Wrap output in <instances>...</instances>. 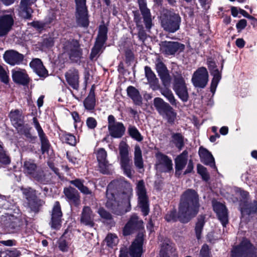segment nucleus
Returning <instances> with one entry per match:
<instances>
[{"label":"nucleus","instance_id":"obj_23","mask_svg":"<svg viewBox=\"0 0 257 257\" xmlns=\"http://www.w3.org/2000/svg\"><path fill=\"white\" fill-rule=\"evenodd\" d=\"M36 1V0H21L19 10L20 16L25 19H31L33 12L31 6Z\"/></svg>","mask_w":257,"mask_h":257},{"label":"nucleus","instance_id":"obj_60","mask_svg":"<svg viewBox=\"0 0 257 257\" xmlns=\"http://www.w3.org/2000/svg\"><path fill=\"white\" fill-rule=\"evenodd\" d=\"M247 26V21L245 19H241L236 24V27L238 32L244 29Z\"/></svg>","mask_w":257,"mask_h":257},{"label":"nucleus","instance_id":"obj_47","mask_svg":"<svg viewBox=\"0 0 257 257\" xmlns=\"http://www.w3.org/2000/svg\"><path fill=\"white\" fill-rule=\"evenodd\" d=\"M128 133L133 139L138 142H141L143 139L138 130L135 126L130 125L128 127Z\"/></svg>","mask_w":257,"mask_h":257},{"label":"nucleus","instance_id":"obj_21","mask_svg":"<svg viewBox=\"0 0 257 257\" xmlns=\"http://www.w3.org/2000/svg\"><path fill=\"white\" fill-rule=\"evenodd\" d=\"M14 23V19L11 15H5L0 17V37L8 34L12 29Z\"/></svg>","mask_w":257,"mask_h":257},{"label":"nucleus","instance_id":"obj_31","mask_svg":"<svg viewBox=\"0 0 257 257\" xmlns=\"http://www.w3.org/2000/svg\"><path fill=\"white\" fill-rule=\"evenodd\" d=\"M94 216L91 209L89 207L85 206L83 207L80 218V221L83 224L93 227L94 225Z\"/></svg>","mask_w":257,"mask_h":257},{"label":"nucleus","instance_id":"obj_49","mask_svg":"<svg viewBox=\"0 0 257 257\" xmlns=\"http://www.w3.org/2000/svg\"><path fill=\"white\" fill-rule=\"evenodd\" d=\"M161 94L165 97L172 105H176V99L172 92L166 88L161 90Z\"/></svg>","mask_w":257,"mask_h":257},{"label":"nucleus","instance_id":"obj_48","mask_svg":"<svg viewBox=\"0 0 257 257\" xmlns=\"http://www.w3.org/2000/svg\"><path fill=\"white\" fill-rule=\"evenodd\" d=\"M60 138L63 142L71 146H75L77 143L75 137L71 134H62Z\"/></svg>","mask_w":257,"mask_h":257},{"label":"nucleus","instance_id":"obj_15","mask_svg":"<svg viewBox=\"0 0 257 257\" xmlns=\"http://www.w3.org/2000/svg\"><path fill=\"white\" fill-rule=\"evenodd\" d=\"M96 158L98 163V168L101 173L108 174L112 170V165L107 160V153L103 148L99 149L96 152Z\"/></svg>","mask_w":257,"mask_h":257},{"label":"nucleus","instance_id":"obj_51","mask_svg":"<svg viewBox=\"0 0 257 257\" xmlns=\"http://www.w3.org/2000/svg\"><path fill=\"white\" fill-rule=\"evenodd\" d=\"M105 241L108 246L113 247L118 243V239L115 234L109 233L106 236L105 238Z\"/></svg>","mask_w":257,"mask_h":257},{"label":"nucleus","instance_id":"obj_16","mask_svg":"<svg viewBox=\"0 0 257 257\" xmlns=\"http://www.w3.org/2000/svg\"><path fill=\"white\" fill-rule=\"evenodd\" d=\"M156 158L155 166L157 170L164 172H168L172 170V161L168 156L158 152L156 154Z\"/></svg>","mask_w":257,"mask_h":257},{"label":"nucleus","instance_id":"obj_56","mask_svg":"<svg viewBox=\"0 0 257 257\" xmlns=\"http://www.w3.org/2000/svg\"><path fill=\"white\" fill-rule=\"evenodd\" d=\"M98 213L101 218L105 219L106 221H110L112 219L111 215L105 210L103 208H99L98 210Z\"/></svg>","mask_w":257,"mask_h":257},{"label":"nucleus","instance_id":"obj_25","mask_svg":"<svg viewBox=\"0 0 257 257\" xmlns=\"http://www.w3.org/2000/svg\"><path fill=\"white\" fill-rule=\"evenodd\" d=\"M34 125L38 132V136L41 143V149L42 152L44 153L47 151L50 147L49 140L40 126L36 117H34L33 118Z\"/></svg>","mask_w":257,"mask_h":257},{"label":"nucleus","instance_id":"obj_37","mask_svg":"<svg viewBox=\"0 0 257 257\" xmlns=\"http://www.w3.org/2000/svg\"><path fill=\"white\" fill-rule=\"evenodd\" d=\"M10 117L12 124L16 128L19 126H22V125L24 124V116L21 110L16 109L14 111H11L10 113Z\"/></svg>","mask_w":257,"mask_h":257},{"label":"nucleus","instance_id":"obj_57","mask_svg":"<svg viewBox=\"0 0 257 257\" xmlns=\"http://www.w3.org/2000/svg\"><path fill=\"white\" fill-rule=\"evenodd\" d=\"M156 67L158 75L168 71L165 64L160 61L156 63Z\"/></svg>","mask_w":257,"mask_h":257},{"label":"nucleus","instance_id":"obj_3","mask_svg":"<svg viewBox=\"0 0 257 257\" xmlns=\"http://www.w3.org/2000/svg\"><path fill=\"white\" fill-rule=\"evenodd\" d=\"M129 146L124 142L121 141L119 145V153L120 156V164L125 175L131 178L133 170L132 168L131 158L128 152Z\"/></svg>","mask_w":257,"mask_h":257},{"label":"nucleus","instance_id":"obj_18","mask_svg":"<svg viewBox=\"0 0 257 257\" xmlns=\"http://www.w3.org/2000/svg\"><path fill=\"white\" fill-rule=\"evenodd\" d=\"M143 221L140 219L136 214H133L123 228V235H130L134 230L140 229L143 226Z\"/></svg>","mask_w":257,"mask_h":257},{"label":"nucleus","instance_id":"obj_41","mask_svg":"<svg viewBox=\"0 0 257 257\" xmlns=\"http://www.w3.org/2000/svg\"><path fill=\"white\" fill-rule=\"evenodd\" d=\"M127 93L136 104L140 105L142 103V97L135 87L132 86H128L127 88Z\"/></svg>","mask_w":257,"mask_h":257},{"label":"nucleus","instance_id":"obj_44","mask_svg":"<svg viewBox=\"0 0 257 257\" xmlns=\"http://www.w3.org/2000/svg\"><path fill=\"white\" fill-rule=\"evenodd\" d=\"M160 115L169 123H173L176 117V113L170 105H169Z\"/></svg>","mask_w":257,"mask_h":257},{"label":"nucleus","instance_id":"obj_26","mask_svg":"<svg viewBox=\"0 0 257 257\" xmlns=\"http://www.w3.org/2000/svg\"><path fill=\"white\" fill-rule=\"evenodd\" d=\"M184 45L177 42H165L163 45L162 51L166 55H173L184 49Z\"/></svg>","mask_w":257,"mask_h":257},{"label":"nucleus","instance_id":"obj_8","mask_svg":"<svg viewBox=\"0 0 257 257\" xmlns=\"http://www.w3.org/2000/svg\"><path fill=\"white\" fill-rule=\"evenodd\" d=\"M137 194L139 199V205L144 216L149 212L148 198L146 194L145 183L143 180L139 181L137 184Z\"/></svg>","mask_w":257,"mask_h":257},{"label":"nucleus","instance_id":"obj_19","mask_svg":"<svg viewBox=\"0 0 257 257\" xmlns=\"http://www.w3.org/2000/svg\"><path fill=\"white\" fill-rule=\"evenodd\" d=\"M144 234L139 232L129 249V254L131 257H141L143 252Z\"/></svg>","mask_w":257,"mask_h":257},{"label":"nucleus","instance_id":"obj_13","mask_svg":"<svg viewBox=\"0 0 257 257\" xmlns=\"http://www.w3.org/2000/svg\"><path fill=\"white\" fill-rule=\"evenodd\" d=\"M23 193L28 201V204L31 210L35 212H38L40 207L42 206L44 202L37 197L36 191L29 188L23 189Z\"/></svg>","mask_w":257,"mask_h":257},{"label":"nucleus","instance_id":"obj_36","mask_svg":"<svg viewBox=\"0 0 257 257\" xmlns=\"http://www.w3.org/2000/svg\"><path fill=\"white\" fill-rule=\"evenodd\" d=\"M64 193L70 204L77 205L79 204V196L78 191L74 188L70 187L64 189Z\"/></svg>","mask_w":257,"mask_h":257},{"label":"nucleus","instance_id":"obj_32","mask_svg":"<svg viewBox=\"0 0 257 257\" xmlns=\"http://www.w3.org/2000/svg\"><path fill=\"white\" fill-rule=\"evenodd\" d=\"M188 152L184 151L175 159L176 174L180 175L187 164Z\"/></svg>","mask_w":257,"mask_h":257},{"label":"nucleus","instance_id":"obj_33","mask_svg":"<svg viewBox=\"0 0 257 257\" xmlns=\"http://www.w3.org/2000/svg\"><path fill=\"white\" fill-rule=\"evenodd\" d=\"M199 155L200 157L201 161L206 165H208L212 168H216L214 158L207 150L200 148L199 150Z\"/></svg>","mask_w":257,"mask_h":257},{"label":"nucleus","instance_id":"obj_34","mask_svg":"<svg viewBox=\"0 0 257 257\" xmlns=\"http://www.w3.org/2000/svg\"><path fill=\"white\" fill-rule=\"evenodd\" d=\"M31 68L40 77H45L47 75V71L44 67L42 62L40 59L35 58L30 63Z\"/></svg>","mask_w":257,"mask_h":257},{"label":"nucleus","instance_id":"obj_2","mask_svg":"<svg viewBox=\"0 0 257 257\" xmlns=\"http://www.w3.org/2000/svg\"><path fill=\"white\" fill-rule=\"evenodd\" d=\"M119 192L120 193L118 196L120 201L126 204L130 208L133 189L131 184L122 178L113 180L108 184L106 193V206L113 209V207L117 204L115 194Z\"/></svg>","mask_w":257,"mask_h":257},{"label":"nucleus","instance_id":"obj_40","mask_svg":"<svg viewBox=\"0 0 257 257\" xmlns=\"http://www.w3.org/2000/svg\"><path fill=\"white\" fill-rule=\"evenodd\" d=\"M171 143L181 150L184 146V137L181 133H172Z\"/></svg>","mask_w":257,"mask_h":257},{"label":"nucleus","instance_id":"obj_63","mask_svg":"<svg viewBox=\"0 0 257 257\" xmlns=\"http://www.w3.org/2000/svg\"><path fill=\"white\" fill-rule=\"evenodd\" d=\"M43 45L47 47H51L54 45L53 39L51 37H50L49 38L45 39L43 40Z\"/></svg>","mask_w":257,"mask_h":257},{"label":"nucleus","instance_id":"obj_12","mask_svg":"<svg viewBox=\"0 0 257 257\" xmlns=\"http://www.w3.org/2000/svg\"><path fill=\"white\" fill-rule=\"evenodd\" d=\"M24 173L28 176L35 179L36 180L43 182V173L42 172L37 170L36 164L32 160L26 161L23 165Z\"/></svg>","mask_w":257,"mask_h":257},{"label":"nucleus","instance_id":"obj_17","mask_svg":"<svg viewBox=\"0 0 257 257\" xmlns=\"http://www.w3.org/2000/svg\"><path fill=\"white\" fill-rule=\"evenodd\" d=\"M62 212L58 201L55 202L51 212V218L50 225L54 229H59L61 226Z\"/></svg>","mask_w":257,"mask_h":257},{"label":"nucleus","instance_id":"obj_46","mask_svg":"<svg viewBox=\"0 0 257 257\" xmlns=\"http://www.w3.org/2000/svg\"><path fill=\"white\" fill-rule=\"evenodd\" d=\"M18 133L20 134L24 135L27 139L30 141H35L36 139L35 137H33L30 133V128L27 125L23 124L22 126H19L16 128Z\"/></svg>","mask_w":257,"mask_h":257},{"label":"nucleus","instance_id":"obj_38","mask_svg":"<svg viewBox=\"0 0 257 257\" xmlns=\"http://www.w3.org/2000/svg\"><path fill=\"white\" fill-rule=\"evenodd\" d=\"M145 71L146 77L151 88L153 90L158 89L159 86V81L154 73L152 71L151 69L148 66L145 67Z\"/></svg>","mask_w":257,"mask_h":257},{"label":"nucleus","instance_id":"obj_29","mask_svg":"<svg viewBox=\"0 0 257 257\" xmlns=\"http://www.w3.org/2000/svg\"><path fill=\"white\" fill-rule=\"evenodd\" d=\"M239 209L242 216L250 215L257 212V201L248 203L246 201H241L239 204Z\"/></svg>","mask_w":257,"mask_h":257},{"label":"nucleus","instance_id":"obj_28","mask_svg":"<svg viewBox=\"0 0 257 257\" xmlns=\"http://www.w3.org/2000/svg\"><path fill=\"white\" fill-rule=\"evenodd\" d=\"M66 80L68 84L74 89L79 87V73L77 70L74 68L68 70L65 74Z\"/></svg>","mask_w":257,"mask_h":257},{"label":"nucleus","instance_id":"obj_10","mask_svg":"<svg viewBox=\"0 0 257 257\" xmlns=\"http://www.w3.org/2000/svg\"><path fill=\"white\" fill-rule=\"evenodd\" d=\"M174 90L183 101H187L188 93L184 78L180 74H177L174 76Z\"/></svg>","mask_w":257,"mask_h":257},{"label":"nucleus","instance_id":"obj_54","mask_svg":"<svg viewBox=\"0 0 257 257\" xmlns=\"http://www.w3.org/2000/svg\"><path fill=\"white\" fill-rule=\"evenodd\" d=\"M0 80L2 82L7 84L9 82V78L8 73L0 65Z\"/></svg>","mask_w":257,"mask_h":257},{"label":"nucleus","instance_id":"obj_9","mask_svg":"<svg viewBox=\"0 0 257 257\" xmlns=\"http://www.w3.org/2000/svg\"><path fill=\"white\" fill-rule=\"evenodd\" d=\"M76 6V20L78 25L82 27H87L89 22L86 0H75Z\"/></svg>","mask_w":257,"mask_h":257},{"label":"nucleus","instance_id":"obj_42","mask_svg":"<svg viewBox=\"0 0 257 257\" xmlns=\"http://www.w3.org/2000/svg\"><path fill=\"white\" fill-rule=\"evenodd\" d=\"M134 161L136 167L139 169H143L144 162L142 158V151L139 145L135 147Z\"/></svg>","mask_w":257,"mask_h":257},{"label":"nucleus","instance_id":"obj_22","mask_svg":"<svg viewBox=\"0 0 257 257\" xmlns=\"http://www.w3.org/2000/svg\"><path fill=\"white\" fill-rule=\"evenodd\" d=\"M213 208L222 225L225 226L228 222V214L226 207L222 203L213 201Z\"/></svg>","mask_w":257,"mask_h":257},{"label":"nucleus","instance_id":"obj_62","mask_svg":"<svg viewBox=\"0 0 257 257\" xmlns=\"http://www.w3.org/2000/svg\"><path fill=\"white\" fill-rule=\"evenodd\" d=\"M31 25L38 30H42L45 26V23L39 21H34L31 23Z\"/></svg>","mask_w":257,"mask_h":257},{"label":"nucleus","instance_id":"obj_1","mask_svg":"<svg viewBox=\"0 0 257 257\" xmlns=\"http://www.w3.org/2000/svg\"><path fill=\"white\" fill-rule=\"evenodd\" d=\"M200 204L199 196L193 189H188L181 195L178 215L176 211L171 210L165 216L168 221H176L178 219L183 223L188 222L199 211Z\"/></svg>","mask_w":257,"mask_h":257},{"label":"nucleus","instance_id":"obj_50","mask_svg":"<svg viewBox=\"0 0 257 257\" xmlns=\"http://www.w3.org/2000/svg\"><path fill=\"white\" fill-rule=\"evenodd\" d=\"M204 225V217L203 216H201L198 218V221L196 223V227H195V232L196 237L198 239H200L201 236V232L203 229V227Z\"/></svg>","mask_w":257,"mask_h":257},{"label":"nucleus","instance_id":"obj_11","mask_svg":"<svg viewBox=\"0 0 257 257\" xmlns=\"http://www.w3.org/2000/svg\"><path fill=\"white\" fill-rule=\"evenodd\" d=\"M108 130L112 137L120 138L124 134L125 127L122 122L116 121L112 115H109L108 116Z\"/></svg>","mask_w":257,"mask_h":257},{"label":"nucleus","instance_id":"obj_52","mask_svg":"<svg viewBox=\"0 0 257 257\" xmlns=\"http://www.w3.org/2000/svg\"><path fill=\"white\" fill-rule=\"evenodd\" d=\"M197 168L198 173L201 176L202 178L204 181H207L209 179L210 177L206 168L200 164L197 165Z\"/></svg>","mask_w":257,"mask_h":257},{"label":"nucleus","instance_id":"obj_55","mask_svg":"<svg viewBox=\"0 0 257 257\" xmlns=\"http://www.w3.org/2000/svg\"><path fill=\"white\" fill-rule=\"evenodd\" d=\"M199 257H210V250L208 245L205 244L202 246Z\"/></svg>","mask_w":257,"mask_h":257},{"label":"nucleus","instance_id":"obj_43","mask_svg":"<svg viewBox=\"0 0 257 257\" xmlns=\"http://www.w3.org/2000/svg\"><path fill=\"white\" fill-rule=\"evenodd\" d=\"M153 104L160 114L163 113L167 108V107L170 105L168 103L164 101L162 98L160 97L155 98L153 100Z\"/></svg>","mask_w":257,"mask_h":257},{"label":"nucleus","instance_id":"obj_4","mask_svg":"<svg viewBox=\"0 0 257 257\" xmlns=\"http://www.w3.org/2000/svg\"><path fill=\"white\" fill-rule=\"evenodd\" d=\"M256 250L246 239H244L240 243L233 247L231 250L232 257H257Z\"/></svg>","mask_w":257,"mask_h":257},{"label":"nucleus","instance_id":"obj_39","mask_svg":"<svg viewBox=\"0 0 257 257\" xmlns=\"http://www.w3.org/2000/svg\"><path fill=\"white\" fill-rule=\"evenodd\" d=\"M175 249L169 239L164 240L161 245L160 257H170V255L174 252Z\"/></svg>","mask_w":257,"mask_h":257},{"label":"nucleus","instance_id":"obj_45","mask_svg":"<svg viewBox=\"0 0 257 257\" xmlns=\"http://www.w3.org/2000/svg\"><path fill=\"white\" fill-rule=\"evenodd\" d=\"M70 183L77 187L81 193L86 195L91 194V191L86 186L84 185L83 181L77 179L70 181Z\"/></svg>","mask_w":257,"mask_h":257},{"label":"nucleus","instance_id":"obj_24","mask_svg":"<svg viewBox=\"0 0 257 257\" xmlns=\"http://www.w3.org/2000/svg\"><path fill=\"white\" fill-rule=\"evenodd\" d=\"M138 1L146 28L149 30L152 26V19L150 11L147 7L146 0H138Z\"/></svg>","mask_w":257,"mask_h":257},{"label":"nucleus","instance_id":"obj_20","mask_svg":"<svg viewBox=\"0 0 257 257\" xmlns=\"http://www.w3.org/2000/svg\"><path fill=\"white\" fill-rule=\"evenodd\" d=\"M24 56L13 50H7L4 54V59L6 63L12 65H20L24 60Z\"/></svg>","mask_w":257,"mask_h":257},{"label":"nucleus","instance_id":"obj_53","mask_svg":"<svg viewBox=\"0 0 257 257\" xmlns=\"http://www.w3.org/2000/svg\"><path fill=\"white\" fill-rule=\"evenodd\" d=\"M160 78L162 81L163 85L167 87L170 85L171 82V77L168 71L161 73L159 75Z\"/></svg>","mask_w":257,"mask_h":257},{"label":"nucleus","instance_id":"obj_64","mask_svg":"<svg viewBox=\"0 0 257 257\" xmlns=\"http://www.w3.org/2000/svg\"><path fill=\"white\" fill-rule=\"evenodd\" d=\"M193 163L192 160H189L188 163L187 164V169L184 172V174H187L188 173H191L193 169Z\"/></svg>","mask_w":257,"mask_h":257},{"label":"nucleus","instance_id":"obj_6","mask_svg":"<svg viewBox=\"0 0 257 257\" xmlns=\"http://www.w3.org/2000/svg\"><path fill=\"white\" fill-rule=\"evenodd\" d=\"M107 28L104 25H100L94 46L92 49L90 59L93 60L102 51L103 46L107 40Z\"/></svg>","mask_w":257,"mask_h":257},{"label":"nucleus","instance_id":"obj_59","mask_svg":"<svg viewBox=\"0 0 257 257\" xmlns=\"http://www.w3.org/2000/svg\"><path fill=\"white\" fill-rule=\"evenodd\" d=\"M86 124L89 129H94L97 125V121L94 118L89 117L86 120Z\"/></svg>","mask_w":257,"mask_h":257},{"label":"nucleus","instance_id":"obj_5","mask_svg":"<svg viewBox=\"0 0 257 257\" xmlns=\"http://www.w3.org/2000/svg\"><path fill=\"white\" fill-rule=\"evenodd\" d=\"M181 19L178 14L164 15L161 18V25L164 30L169 33H175L180 28Z\"/></svg>","mask_w":257,"mask_h":257},{"label":"nucleus","instance_id":"obj_61","mask_svg":"<svg viewBox=\"0 0 257 257\" xmlns=\"http://www.w3.org/2000/svg\"><path fill=\"white\" fill-rule=\"evenodd\" d=\"M59 248L62 251H66L68 250V246L66 240L63 238H60L59 241Z\"/></svg>","mask_w":257,"mask_h":257},{"label":"nucleus","instance_id":"obj_27","mask_svg":"<svg viewBox=\"0 0 257 257\" xmlns=\"http://www.w3.org/2000/svg\"><path fill=\"white\" fill-rule=\"evenodd\" d=\"M208 67L210 71L211 75L213 76V78L211 81L210 91L213 94L215 93L216 88L221 79V73L215 66L214 62L210 61L208 62Z\"/></svg>","mask_w":257,"mask_h":257},{"label":"nucleus","instance_id":"obj_35","mask_svg":"<svg viewBox=\"0 0 257 257\" xmlns=\"http://www.w3.org/2000/svg\"><path fill=\"white\" fill-rule=\"evenodd\" d=\"M95 88L94 85H93L91 87L89 94L83 101V105L85 109L88 111L93 110L95 106Z\"/></svg>","mask_w":257,"mask_h":257},{"label":"nucleus","instance_id":"obj_30","mask_svg":"<svg viewBox=\"0 0 257 257\" xmlns=\"http://www.w3.org/2000/svg\"><path fill=\"white\" fill-rule=\"evenodd\" d=\"M12 73L13 80L15 82L23 85L28 83V76L25 70L16 68L12 71Z\"/></svg>","mask_w":257,"mask_h":257},{"label":"nucleus","instance_id":"obj_14","mask_svg":"<svg viewBox=\"0 0 257 257\" xmlns=\"http://www.w3.org/2000/svg\"><path fill=\"white\" fill-rule=\"evenodd\" d=\"M191 81L196 87H205L208 81V73L207 69L203 67L198 68L194 72Z\"/></svg>","mask_w":257,"mask_h":257},{"label":"nucleus","instance_id":"obj_7","mask_svg":"<svg viewBox=\"0 0 257 257\" xmlns=\"http://www.w3.org/2000/svg\"><path fill=\"white\" fill-rule=\"evenodd\" d=\"M62 43L63 49L68 53L70 58L75 62L79 60L81 56V51L78 41L74 39L65 40Z\"/></svg>","mask_w":257,"mask_h":257},{"label":"nucleus","instance_id":"obj_58","mask_svg":"<svg viewBox=\"0 0 257 257\" xmlns=\"http://www.w3.org/2000/svg\"><path fill=\"white\" fill-rule=\"evenodd\" d=\"M0 163L4 164H9L10 163V159L5 150L0 152Z\"/></svg>","mask_w":257,"mask_h":257}]
</instances>
